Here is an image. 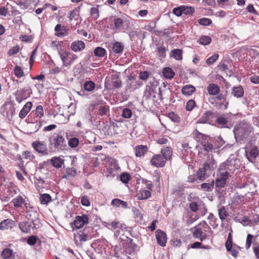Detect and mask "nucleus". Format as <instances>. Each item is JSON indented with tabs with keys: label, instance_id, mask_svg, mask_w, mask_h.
<instances>
[{
	"label": "nucleus",
	"instance_id": "f257e3e1",
	"mask_svg": "<svg viewBox=\"0 0 259 259\" xmlns=\"http://www.w3.org/2000/svg\"><path fill=\"white\" fill-rule=\"evenodd\" d=\"M49 147L51 152H60L67 150V142L61 133H54L48 138Z\"/></svg>",
	"mask_w": 259,
	"mask_h": 259
},
{
	"label": "nucleus",
	"instance_id": "f03ea898",
	"mask_svg": "<svg viewBox=\"0 0 259 259\" xmlns=\"http://www.w3.org/2000/svg\"><path fill=\"white\" fill-rule=\"evenodd\" d=\"M252 126L246 122H241L233 130L237 142H241L248 138L252 132Z\"/></svg>",
	"mask_w": 259,
	"mask_h": 259
},
{
	"label": "nucleus",
	"instance_id": "7ed1b4c3",
	"mask_svg": "<svg viewBox=\"0 0 259 259\" xmlns=\"http://www.w3.org/2000/svg\"><path fill=\"white\" fill-rule=\"evenodd\" d=\"M58 54L63 62V65L65 67L70 65L77 58L76 55L64 50H59Z\"/></svg>",
	"mask_w": 259,
	"mask_h": 259
},
{
	"label": "nucleus",
	"instance_id": "20e7f679",
	"mask_svg": "<svg viewBox=\"0 0 259 259\" xmlns=\"http://www.w3.org/2000/svg\"><path fill=\"white\" fill-rule=\"evenodd\" d=\"M245 156L251 163H254L259 155V149L255 145L246 146L245 148Z\"/></svg>",
	"mask_w": 259,
	"mask_h": 259
},
{
	"label": "nucleus",
	"instance_id": "39448f33",
	"mask_svg": "<svg viewBox=\"0 0 259 259\" xmlns=\"http://www.w3.org/2000/svg\"><path fill=\"white\" fill-rule=\"evenodd\" d=\"M113 30L115 32H125L126 27L130 24L128 21L124 20L121 18H114L113 20Z\"/></svg>",
	"mask_w": 259,
	"mask_h": 259
},
{
	"label": "nucleus",
	"instance_id": "423d86ee",
	"mask_svg": "<svg viewBox=\"0 0 259 259\" xmlns=\"http://www.w3.org/2000/svg\"><path fill=\"white\" fill-rule=\"evenodd\" d=\"M32 147L37 152L42 155H48L51 151L45 141H35L32 142Z\"/></svg>",
	"mask_w": 259,
	"mask_h": 259
},
{
	"label": "nucleus",
	"instance_id": "0eeeda50",
	"mask_svg": "<svg viewBox=\"0 0 259 259\" xmlns=\"http://www.w3.org/2000/svg\"><path fill=\"white\" fill-rule=\"evenodd\" d=\"M142 84V83L136 77L134 76H130L126 81V90H129L130 92H133L140 88Z\"/></svg>",
	"mask_w": 259,
	"mask_h": 259
},
{
	"label": "nucleus",
	"instance_id": "6e6552de",
	"mask_svg": "<svg viewBox=\"0 0 259 259\" xmlns=\"http://www.w3.org/2000/svg\"><path fill=\"white\" fill-rule=\"evenodd\" d=\"M107 161L109 163V165L107 168L106 177H114L115 176V171L119 168L116 160L111 158H108Z\"/></svg>",
	"mask_w": 259,
	"mask_h": 259
},
{
	"label": "nucleus",
	"instance_id": "1a4fd4ad",
	"mask_svg": "<svg viewBox=\"0 0 259 259\" xmlns=\"http://www.w3.org/2000/svg\"><path fill=\"white\" fill-rule=\"evenodd\" d=\"M166 162V159L161 154H156L153 156L150 160V163L152 166L156 167H163Z\"/></svg>",
	"mask_w": 259,
	"mask_h": 259
},
{
	"label": "nucleus",
	"instance_id": "9d476101",
	"mask_svg": "<svg viewBox=\"0 0 259 259\" xmlns=\"http://www.w3.org/2000/svg\"><path fill=\"white\" fill-rule=\"evenodd\" d=\"M229 177V172L228 171L222 172L220 176L215 180V185L216 187L218 188L225 187Z\"/></svg>",
	"mask_w": 259,
	"mask_h": 259
},
{
	"label": "nucleus",
	"instance_id": "9b49d317",
	"mask_svg": "<svg viewBox=\"0 0 259 259\" xmlns=\"http://www.w3.org/2000/svg\"><path fill=\"white\" fill-rule=\"evenodd\" d=\"M73 223L76 228H82L84 225L89 223L88 215L83 214L81 216L76 217Z\"/></svg>",
	"mask_w": 259,
	"mask_h": 259
},
{
	"label": "nucleus",
	"instance_id": "f8f14e48",
	"mask_svg": "<svg viewBox=\"0 0 259 259\" xmlns=\"http://www.w3.org/2000/svg\"><path fill=\"white\" fill-rule=\"evenodd\" d=\"M127 242L125 246V251L130 255H134L138 250V245L133 242V239L127 238Z\"/></svg>",
	"mask_w": 259,
	"mask_h": 259
},
{
	"label": "nucleus",
	"instance_id": "ddd939ff",
	"mask_svg": "<svg viewBox=\"0 0 259 259\" xmlns=\"http://www.w3.org/2000/svg\"><path fill=\"white\" fill-rule=\"evenodd\" d=\"M155 236L157 243L162 247L165 246L167 242L166 233L164 231L158 229L155 231Z\"/></svg>",
	"mask_w": 259,
	"mask_h": 259
},
{
	"label": "nucleus",
	"instance_id": "4468645a",
	"mask_svg": "<svg viewBox=\"0 0 259 259\" xmlns=\"http://www.w3.org/2000/svg\"><path fill=\"white\" fill-rule=\"evenodd\" d=\"M55 31L56 32L55 35L59 37L65 36L68 34V30L66 29V26H62L59 24L55 26Z\"/></svg>",
	"mask_w": 259,
	"mask_h": 259
},
{
	"label": "nucleus",
	"instance_id": "2eb2a0df",
	"mask_svg": "<svg viewBox=\"0 0 259 259\" xmlns=\"http://www.w3.org/2000/svg\"><path fill=\"white\" fill-rule=\"evenodd\" d=\"M84 48L85 44L81 40L74 41L70 45V49L75 52L81 51Z\"/></svg>",
	"mask_w": 259,
	"mask_h": 259
},
{
	"label": "nucleus",
	"instance_id": "dca6fc26",
	"mask_svg": "<svg viewBox=\"0 0 259 259\" xmlns=\"http://www.w3.org/2000/svg\"><path fill=\"white\" fill-rule=\"evenodd\" d=\"M74 236L75 243H76L78 241L81 243H83L90 239V237L88 234L84 233L83 232L80 231L78 232L76 234H74Z\"/></svg>",
	"mask_w": 259,
	"mask_h": 259
},
{
	"label": "nucleus",
	"instance_id": "f3484780",
	"mask_svg": "<svg viewBox=\"0 0 259 259\" xmlns=\"http://www.w3.org/2000/svg\"><path fill=\"white\" fill-rule=\"evenodd\" d=\"M32 106V104L31 102H28L26 103L19 114V116L21 119H23L25 117L26 115L30 111Z\"/></svg>",
	"mask_w": 259,
	"mask_h": 259
},
{
	"label": "nucleus",
	"instance_id": "a211bd4d",
	"mask_svg": "<svg viewBox=\"0 0 259 259\" xmlns=\"http://www.w3.org/2000/svg\"><path fill=\"white\" fill-rule=\"evenodd\" d=\"M244 89L240 85L232 88V95L237 98L242 97L244 95Z\"/></svg>",
	"mask_w": 259,
	"mask_h": 259
},
{
	"label": "nucleus",
	"instance_id": "6ab92c4d",
	"mask_svg": "<svg viewBox=\"0 0 259 259\" xmlns=\"http://www.w3.org/2000/svg\"><path fill=\"white\" fill-rule=\"evenodd\" d=\"M50 162L54 167L59 168L64 164V160L60 157H53L50 160Z\"/></svg>",
	"mask_w": 259,
	"mask_h": 259
},
{
	"label": "nucleus",
	"instance_id": "aec40b11",
	"mask_svg": "<svg viewBox=\"0 0 259 259\" xmlns=\"http://www.w3.org/2000/svg\"><path fill=\"white\" fill-rule=\"evenodd\" d=\"M218 214L219 218L222 222L229 215V212L224 206H218Z\"/></svg>",
	"mask_w": 259,
	"mask_h": 259
},
{
	"label": "nucleus",
	"instance_id": "412c9836",
	"mask_svg": "<svg viewBox=\"0 0 259 259\" xmlns=\"http://www.w3.org/2000/svg\"><path fill=\"white\" fill-rule=\"evenodd\" d=\"M207 91L210 95H217L220 93V89L217 84L211 83L207 87Z\"/></svg>",
	"mask_w": 259,
	"mask_h": 259
},
{
	"label": "nucleus",
	"instance_id": "4be33fe9",
	"mask_svg": "<svg viewBox=\"0 0 259 259\" xmlns=\"http://www.w3.org/2000/svg\"><path fill=\"white\" fill-rule=\"evenodd\" d=\"M148 148L146 146L138 145L135 148L136 156L137 157H141L144 156L147 152Z\"/></svg>",
	"mask_w": 259,
	"mask_h": 259
},
{
	"label": "nucleus",
	"instance_id": "5701e85b",
	"mask_svg": "<svg viewBox=\"0 0 259 259\" xmlns=\"http://www.w3.org/2000/svg\"><path fill=\"white\" fill-rule=\"evenodd\" d=\"M195 90V88L193 85L188 84L183 87L182 89V93L186 96H189L191 95Z\"/></svg>",
	"mask_w": 259,
	"mask_h": 259
},
{
	"label": "nucleus",
	"instance_id": "b1692460",
	"mask_svg": "<svg viewBox=\"0 0 259 259\" xmlns=\"http://www.w3.org/2000/svg\"><path fill=\"white\" fill-rule=\"evenodd\" d=\"M18 226L20 230L24 233H28L30 232L31 225L28 222H22L19 223Z\"/></svg>",
	"mask_w": 259,
	"mask_h": 259
},
{
	"label": "nucleus",
	"instance_id": "393cba45",
	"mask_svg": "<svg viewBox=\"0 0 259 259\" xmlns=\"http://www.w3.org/2000/svg\"><path fill=\"white\" fill-rule=\"evenodd\" d=\"M183 51L181 49H174L171 51L170 57L174 58L177 60H181L182 59Z\"/></svg>",
	"mask_w": 259,
	"mask_h": 259
},
{
	"label": "nucleus",
	"instance_id": "a878e982",
	"mask_svg": "<svg viewBox=\"0 0 259 259\" xmlns=\"http://www.w3.org/2000/svg\"><path fill=\"white\" fill-rule=\"evenodd\" d=\"M14 226V222L11 219H6L0 223V230L12 228Z\"/></svg>",
	"mask_w": 259,
	"mask_h": 259
},
{
	"label": "nucleus",
	"instance_id": "bb28decb",
	"mask_svg": "<svg viewBox=\"0 0 259 259\" xmlns=\"http://www.w3.org/2000/svg\"><path fill=\"white\" fill-rule=\"evenodd\" d=\"M161 152L162 154L161 155H162L166 159V161L170 159L172 154V149L169 147L162 148Z\"/></svg>",
	"mask_w": 259,
	"mask_h": 259
},
{
	"label": "nucleus",
	"instance_id": "cd10ccee",
	"mask_svg": "<svg viewBox=\"0 0 259 259\" xmlns=\"http://www.w3.org/2000/svg\"><path fill=\"white\" fill-rule=\"evenodd\" d=\"M124 46L120 42L117 41L113 44L112 50L115 54H121L123 50Z\"/></svg>",
	"mask_w": 259,
	"mask_h": 259
},
{
	"label": "nucleus",
	"instance_id": "c85d7f7f",
	"mask_svg": "<svg viewBox=\"0 0 259 259\" xmlns=\"http://www.w3.org/2000/svg\"><path fill=\"white\" fill-rule=\"evenodd\" d=\"M111 204L116 207H121L123 208L127 207V202L119 199H113L111 201Z\"/></svg>",
	"mask_w": 259,
	"mask_h": 259
},
{
	"label": "nucleus",
	"instance_id": "c756f323",
	"mask_svg": "<svg viewBox=\"0 0 259 259\" xmlns=\"http://www.w3.org/2000/svg\"><path fill=\"white\" fill-rule=\"evenodd\" d=\"M151 196V192L148 190H142L138 193V198L140 200L147 199L150 198Z\"/></svg>",
	"mask_w": 259,
	"mask_h": 259
},
{
	"label": "nucleus",
	"instance_id": "7c9ffc66",
	"mask_svg": "<svg viewBox=\"0 0 259 259\" xmlns=\"http://www.w3.org/2000/svg\"><path fill=\"white\" fill-rule=\"evenodd\" d=\"M162 73L163 76L167 79L172 78L175 75V72L173 71L172 69L169 67L164 68L163 69Z\"/></svg>",
	"mask_w": 259,
	"mask_h": 259
},
{
	"label": "nucleus",
	"instance_id": "2f4dec72",
	"mask_svg": "<svg viewBox=\"0 0 259 259\" xmlns=\"http://www.w3.org/2000/svg\"><path fill=\"white\" fill-rule=\"evenodd\" d=\"M14 73L15 75L19 78L25 76V73L23 68L18 65H16L15 66L14 68Z\"/></svg>",
	"mask_w": 259,
	"mask_h": 259
},
{
	"label": "nucleus",
	"instance_id": "473e14b6",
	"mask_svg": "<svg viewBox=\"0 0 259 259\" xmlns=\"http://www.w3.org/2000/svg\"><path fill=\"white\" fill-rule=\"evenodd\" d=\"M24 199L20 195H18L16 198L13 199L12 202L15 207L18 208L21 206L22 204L24 203Z\"/></svg>",
	"mask_w": 259,
	"mask_h": 259
},
{
	"label": "nucleus",
	"instance_id": "72a5a7b5",
	"mask_svg": "<svg viewBox=\"0 0 259 259\" xmlns=\"http://www.w3.org/2000/svg\"><path fill=\"white\" fill-rule=\"evenodd\" d=\"M95 88V83L93 81H87L83 84V89L88 92H92Z\"/></svg>",
	"mask_w": 259,
	"mask_h": 259
},
{
	"label": "nucleus",
	"instance_id": "f704fd0d",
	"mask_svg": "<svg viewBox=\"0 0 259 259\" xmlns=\"http://www.w3.org/2000/svg\"><path fill=\"white\" fill-rule=\"evenodd\" d=\"M211 41V38L210 36L207 35L202 36L198 40L199 44L206 46L209 45Z\"/></svg>",
	"mask_w": 259,
	"mask_h": 259
},
{
	"label": "nucleus",
	"instance_id": "c9c22d12",
	"mask_svg": "<svg viewBox=\"0 0 259 259\" xmlns=\"http://www.w3.org/2000/svg\"><path fill=\"white\" fill-rule=\"evenodd\" d=\"M12 255V250L8 248H4L1 253V256L3 259H9Z\"/></svg>",
	"mask_w": 259,
	"mask_h": 259
},
{
	"label": "nucleus",
	"instance_id": "e433bc0d",
	"mask_svg": "<svg viewBox=\"0 0 259 259\" xmlns=\"http://www.w3.org/2000/svg\"><path fill=\"white\" fill-rule=\"evenodd\" d=\"M39 200L41 204H48L52 200V198L48 194H43L40 195Z\"/></svg>",
	"mask_w": 259,
	"mask_h": 259
},
{
	"label": "nucleus",
	"instance_id": "4c0bfd02",
	"mask_svg": "<svg viewBox=\"0 0 259 259\" xmlns=\"http://www.w3.org/2000/svg\"><path fill=\"white\" fill-rule=\"evenodd\" d=\"M106 54V51L102 47H98L94 50V55L97 57H103Z\"/></svg>",
	"mask_w": 259,
	"mask_h": 259
},
{
	"label": "nucleus",
	"instance_id": "58836bf2",
	"mask_svg": "<svg viewBox=\"0 0 259 259\" xmlns=\"http://www.w3.org/2000/svg\"><path fill=\"white\" fill-rule=\"evenodd\" d=\"M214 186V181H212L210 183H204L201 184V189L205 191L210 192L211 191Z\"/></svg>",
	"mask_w": 259,
	"mask_h": 259
},
{
	"label": "nucleus",
	"instance_id": "ea45409f",
	"mask_svg": "<svg viewBox=\"0 0 259 259\" xmlns=\"http://www.w3.org/2000/svg\"><path fill=\"white\" fill-rule=\"evenodd\" d=\"M196 176L201 181L205 180L207 177L206 171L201 168H199L197 171Z\"/></svg>",
	"mask_w": 259,
	"mask_h": 259
},
{
	"label": "nucleus",
	"instance_id": "a19ab883",
	"mask_svg": "<svg viewBox=\"0 0 259 259\" xmlns=\"http://www.w3.org/2000/svg\"><path fill=\"white\" fill-rule=\"evenodd\" d=\"M99 6L92 7L90 9V15L94 19H97L99 17Z\"/></svg>",
	"mask_w": 259,
	"mask_h": 259
},
{
	"label": "nucleus",
	"instance_id": "79ce46f5",
	"mask_svg": "<svg viewBox=\"0 0 259 259\" xmlns=\"http://www.w3.org/2000/svg\"><path fill=\"white\" fill-rule=\"evenodd\" d=\"M217 123L221 127H224L228 124L227 119L223 116H219L216 120Z\"/></svg>",
	"mask_w": 259,
	"mask_h": 259
},
{
	"label": "nucleus",
	"instance_id": "37998d69",
	"mask_svg": "<svg viewBox=\"0 0 259 259\" xmlns=\"http://www.w3.org/2000/svg\"><path fill=\"white\" fill-rule=\"evenodd\" d=\"M183 14L186 15H192L195 12V9L191 6H183Z\"/></svg>",
	"mask_w": 259,
	"mask_h": 259
},
{
	"label": "nucleus",
	"instance_id": "c03bdc74",
	"mask_svg": "<svg viewBox=\"0 0 259 259\" xmlns=\"http://www.w3.org/2000/svg\"><path fill=\"white\" fill-rule=\"evenodd\" d=\"M78 144L79 140L75 137L71 138L68 141V146L72 148H76L78 145Z\"/></svg>",
	"mask_w": 259,
	"mask_h": 259
},
{
	"label": "nucleus",
	"instance_id": "a18cd8bd",
	"mask_svg": "<svg viewBox=\"0 0 259 259\" xmlns=\"http://www.w3.org/2000/svg\"><path fill=\"white\" fill-rule=\"evenodd\" d=\"M109 109L107 106H100L99 107V113L101 116H105L109 114Z\"/></svg>",
	"mask_w": 259,
	"mask_h": 259
},
{
	"label": "nucleus",
	"instance_id": "49530a36",
	"mask_svg": "<svg viewBox=\"0 0 259 259\" xmlns=\"http://www.w3.org/2000/svg\"><path fill=\"white\" fill-rule=\"evenodd\" d=\"M201 226L199 224L194 229L193 232V236L195 238H199L204 233L203 230L200 228Z\"/></svg>",
	"mask_w": 259,
	"mask_h": 259
},
{
	"label": "nucleus",
	"instance_id": "de8ad7c7",
	"mask_svg": "<svg viewBox=\"0 0 259 259\" xmlns=\"http://www.w3.org/2000/svg\"><path fill=\"white\" fill-rule=\"evenodd\" d=\"M225 143L223 139L220 137H218L215 139V143L214 144V149H218L222 146Z\"/></svg>",
	"mask_w": 259,
	"mask_h": 259
},
{
	"label": "nucleus",
	"instance_id": "09e8293b",
	"mask_svg": "<svg viewBox=\"0 0 259 259\" xmlns=\"http://www.w3.org/2000/svg\"><path fill=\"white\" fill-rule=\"evenodd\" d=\"M168 117L171 121L179 123L181 121V117L173 112L169 113Z\"/></svg>",
	"mask_w": 259,
	"mask_h": 259
},
{
	"label": "nucleus",
	"instance_id": "8fccbe9b",
	"mask_svg": "<svg viewBox=\"0 0 259 259\" xmlns=\"http://www.w3.org/2000/svg\"><path fill=\"white\" fill-rule=\"evenodd\" d=\"M219 57V55L218 54H214L206 60V63L208 65H211L218 59Z\"/></svg>",
	"mask_w": 259,
	"mask_h": 259
},
{
	"label": "nucleus",
	"instance_id": "3c124183",
	"mask_svg": "<svg viewBox=\"0 0 259 259\" xmlns=\"http://www.w3.org/2000/svg\"><path fill=\"white\" fill-rule=\"evenodd\" d=\"M120 181L124 184L128 183L131 179V176L126 172H123L120 175Z\"/></svg>",
	"mask_w": 259,
	"mask_h": 259
},
{
	"label": "nucleus",
	"instance_id": "603ef678",
	"mask_svg": "<svg viewBox=\"0 0 259 259\" xmlns=\"http://www.w3.org/2000/svg\"><path fill=\"white\" fill-rule=\"evenodd\" d=\"M253 239L254 236L250 234L247 235L245 244V248L246 249H248L250 247Z\"/></svg>",
	"mask_w": 259,
	"mask_h": 259
},
{
	"label": "nucleus",
	"instance_id": "864d4df0",
	"mask_svg": "<svg viewBox=\"0 0 259 259\" xmlns=\"http://www.w3.org/2000/svg\"><path fill=\"white\" fill-rule=\"evenodd\" d=\"M132 115V112L131 109L128 108H123L122 113L121 116L125 118H129L131 117Z\"/></svg>",
	"mask_w": 259,
	"mask_h": 259
},
{
	"label": "nucleus",
	"instance_id": "5fc2aeb1",
	"mask_svg": "<svg viewBox=\"0 0 259 259\" xmlns=\"http://www.w3.org/2000/svg\"><path fill=\"white\" fill-rule=\"evenodd\" d=\"M20 51V47L18 45H16L11 48L8 51V54L9 56H13L17 54Z\"/></svg>",
	"mask_w": 259,
	"mask_h": 259
},
{
	"label": "nucleus",
	"instance_id": "6e6d98bb",
	"mask_svg": "<svg viewBox=\"0 0 259 259\" xmlns=\"http://www.w3.org/2000/svg\"><path fill=\"white\" fill-rule=\"evenodd\" d=\"M232 247V235L231 233H229L227 240L226 242V247L228 251L231 250V249Z\"/></svg>",
	"mask_w": 259,
	"mask_h": 259
},
{
	"label": "nucleus",
	"instance_id": "4d7b16f0",
	"mask_svg": "<svg viewBox=\"0 0 259 259\" xmlns=\"http://www.w3.org/2000/svg\"><path fill=\"white\" fill-rule=\"evenodd\" d=\"M198 22L200 25H204V26H208L212 23L211 20L209 18H203L200 19L198 20Z\"/></svg>",
	"mask_w": 259,
	"mask_h": 259
},
{
	"label": "nucleus",
	"instance_id": "13d9d810",
	"mask_svg": "<svg viewBox=\"0 0 259 259\" xmlns=\"http://www.w3.org/2000/svg\"><path fill=\"white\" fill-rule=\"evenodd\" d=\"M202 146L204 149L208 152L211 151L213 149H214V145L209 142H204V143L202 144Z\"/></svg>",
	"mask_w": 259,
	"mask_h": 259
},
{
	"label": "nucleus",
	"instance_id": "bf43d9fd",
	"mask_svg": "<svg viewBox=\"0 0 259 259\" xmlns=\"http://www.w3.org/2000/svg\"><path fill=\"white\" fill-rule=\"evenodd\" d=\"M37 240V237L35 236H30L27 240V243L28 244L31 246H33L35 244Z\"/></svg>",
	"mask_w": 259,
	"mask_h": 259
},
{
	"label": "nucleus",
	"instance_id": "052dcab7",
	"mask_svg": "<svg viewBox=\"0 0 259 259\" xmlns=\"http://www.w3.org/2000/svg\"><path fill=\"white\" fill-rule=\"evenodd\" d=\"M78 14V11L75 9L74 10H71L69 12L68 15V18L70 20H72Z\"/></svg>",
	"mask_w": 259,
	"mask_h": 259
},
{
	"label": "nucleus",
	"instance_id": "680f3d73",
	"mask_svg": "<svg viewBox=\"0 0 259 259\" xmlns=\"http://www.w3.org/2000/svg\"><path fill=\"white\" fill-rule=\"evenodd\" d=\"M195 106V102L193 100L188 101L186 105V110L187 111H191Z\"/></svg>",
	"mask_w": 259,
	"mask_h": 259
},
{
	"label": "nucleus",
	"instance_id": "e2e57ef3",
	"mask_svg": "<svg viewBox=\"0 0 259 259\" xmlns=\"http://www.w3.org/2000/svg\"><path fill=\"white\" fill-rule=\"evenodd\" d=\"M173 13L177 16H181L183 14V6L174 8L173 9Z\"/></svg>",
	"mask_w": 259,
	"mask_h": 259
},
{
	"label": "nucleus",
	"instance_id": "0e129e2a",
	"mask_svg": "<svg viewBox=\"0 0 259 259\" xmlns=\"http://www.w3.org/2000/svg\"><path fill=\"white\" fill-rule=\"evenodd\" d=\"M35 114L38 117H41L44 116V110L42 106L38 105L37 106L35 109Z\"/></svg>",
	"mask_w": 259,
	"mask_h": 259
},
{
	"label": "nucleus",
	"instance_id": "69168bd1",
	"mask_svg": "<svg viewBox=\"0 0 259 259\" xmlns=\"http://www.w3.org/2000/svg\"><path fill=\"white\" fill-rule=\"evenodd\" d=\"M199 225L201 226L200 228L203 230V232H207L211 230L210 227L205 222L200 223Z\"/></svg>",
	"mask_w": 259,
	"mask_h": 259
},
{
	"label": "nucleus",
	"instance_id": "338daca9",
	"mask_svg": "<svg viewBox=\"0 0 259 259\" xmlns=\"http://www.w3.org/2000/svg\"><path fill=\"white\" fill-rule=\"evenodd\" d=\"M166 51V49L162 46H160L157 48V52L159 54V56L161 57L164 58L165 57Z\"/></svg>",
	"mask_w": 259,
	"mask_h": 259
},
{
	"label": "nucleus",
	"instance_id": "774afa93",
	"mask_svg": "<svg viewBox=\"0 0 259 259\" xmlns=\"http://www.w3.org/2000/svg\"><path fill=\"white\" fill-rule=\"evenodd\" d=\"M190 210L193 212H196L199 209L198 204L195 201H193L189 204Z\"/></svg>",
	"mask_w": 259,
	"mask_h": 259
}]
</instances>
